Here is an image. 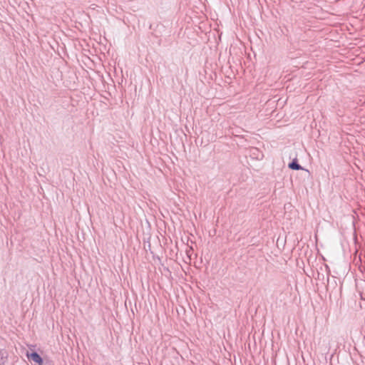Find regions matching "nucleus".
<instances>
[{
	"instance_id": "obj_2",
	"label": "nucleus",
	"mask_w": 365,
	"mask_h": 365,
	"mask_svg": "<svg viewBox=\"0 0 365 365\" xmlns=\"http://www.w3.org/2000/svg\"><path fill=\"white\" fill-rule=\"evenodd\" d=\"M289 168L292 170H299L302 169V166L297 163V160H293L289 164Z\"/></svg>"
},
{
	"instance_id": "obj_1",
	"label": "nucleus",
	"mask_w": 365,
	"mask_h": 365,
	"mask_svg": "<svg viewBox=\"0 0 365 365\" xmlns=\"http://www.w3.org/2000/svg\"><path fill=\"white\" fill-rule=\"evenodd\" d=\"M28 359L32 363L37 364L38 365H42L43 364V359L41 357V356L36 353V352H31L27 351L26 354Z\"/></svg>"
},
{
	"instance_id": "obj_3",
	"label": "nucleus",
	"mask_w": 365,
	"mask_h": 365,
	"mask_svg": "<svg viewBox=\"0 0 365 365\" xmlns=\"http://www.w3.org/2000/svg\"><path fill=\"white\" fill-rule=\"evenodd\" d=\"M189 253H190V250H187V255H190Z\"/></svg>"
}]
</instances>
